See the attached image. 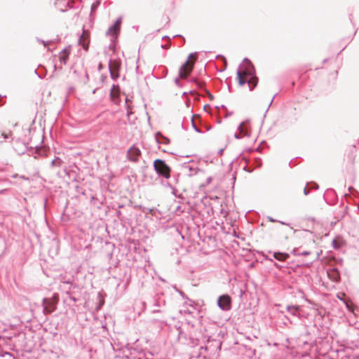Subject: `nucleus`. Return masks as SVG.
I'll use <instances>...</instances> for the list:
<instances>
[{"instance_id": "f257e3e1", "label": "nucleus", "mask_w": 359, "mask_h": 359, "mask_svg": "<svg viewBox=\"0 0 359 359\" xmlns=\"http://www.w3.org/2000/svg\"><path fill=\"white\" fill-rule=\"evenodd\" d=\"M245 67L241 71V65H239L236 76L239 86H243L246 83H248L250 90L252 91L258 83V77L256 76V71L253 64L247 57L243 61Z\"/></svg>"}, {"instance_id": "f03ea898", "label": "nucleus", "mask_w": 359, "mask_h": 359, "mask_svg": "<svg viewBox=\"0 0 359 359\" xmlns=\"http://www.w3.org/2000/svg\"><path fill=\"white\" fill-rule=\"evenodd\" d=\"M153 166L156 174L165 179H169L171 177V168L165 163L164 160L157 158L154 160Z\"/></svg>"}, {"instance_id": "7ed1b4c3", "label": "nucleus", "mask_w": 359, "mask_h": 359, "mask_svg": "<svg viewBox=\"0 0 359 359\" xmlns=\"http://www.w3.org/2000/svg\"><path fill=\"white\" fill-rule=\"evenodd\" d=\"M197 55V52L190 53L186 62L180 67L179 69V76L182 78V79H188L189 74L191 73L194 68L193 65H189V62L194 57H196Z\"/></svg>"}, {"instance_id": "20e7f679", "label": "nucleus", "mask_w": 359, "mask_h": 359, "mask_svg": "<svg viewBox=\"0 0 359 359\" xmlns=\"http://www.w3.org/2000/svg\"><path fill=\"white\" fill-rule=\"evenodd\" d=\"M217 304L221 310L224 311H229L231 309L232 305L231 296L228 294H224L219 296Z\"/></svg>"}, {"instance_id": "39448f33", "label": "nucleus", "mask_w": 359, "mask_h": 359, "mask_svg": "<svg viewBox=\"0 0 359 359\" xmlns=\"http://www.w3.org/2000/svg\"><path fill=\"white\" fill-rule=\"evenodd\" d=\"M121 22H122L121 17L118 18L116 20V21L114 22V24L111 25L109 27V29H107V31L106 32V34L110 35V36H113L114 38H117L119 34V32H120Z\"/></svg>"}, {"instance_id": "423d86ee", "label": "nucleus", "mask_w": 359, "mask_h": 359, "mask_svg": "<svg viewBox=\"0 0 359 359\" xmlns=\"http://www.w3.org/2000/svg\"><path fill=\"white\" fill-rule=\"evenodd\" d=\"M141 154L142 153L140 149L137 147L135 144H133L127 151L126 156L128 161L137 163L139 161V158L141 156Z\"/></svg>"}, {"instance_id": "0eeeda50", "label": "nucleus", "mask_w": 359, "mask_h": 359, "mask_svg": "<svg viewBox=\"0 0 359 359\" xmlns=\"http://www.w3.org/2000/svg\"><path fill=\"white\" fill-rule=\"evenodd\" d=\"M323 198L327 204L333 205L337 201V195L334 189H327L323 194Z\"/></svg>"}, {"instance_id": "6e6552de", "label": "nucleus", "mask_w": 359, "mask_h": 359, "mask_svg": "<svg viewBox=\"0 0 359 359\" xmlns=\"http://www.w3.org/2000/svg\"><path fill=\"white\" fill-rule=\"evenodd\" d=\"M54 5L61 12L67 11V7L74 8L70 0H55Z\"/></svg>"}, {"instance_id": "1a4fd4ad", "label": "nucleus", "mask_w": 359, "mask_h": 359, "mask_svg": "<svg viewBox=\"0 0 359 359\" xmlns=\"http://www.w3.org/2000/svg\"><path fill=\"white\" fill-rule=\"evenodd\" d=\"M70 46L64 48L59 52L58 59L61 64L65 65L69 59Z\"/></svg>"}, {"instance_id": "9d476101", "label": "nucleus", "mask_w": 359, "mask_h": 359, "mask_svg": "<svg viewBox=\"0 0 359 359\" xmlns=\"http://www.w3.org/2000/svg\"><path fill=\"white\" fill-rule=\"evenodd\" d=\"M50 248L48 250V255L50 257H53L54 255L57 254L59 250V241L53 238L50 240Z\"/></svg>"}, {"instance_id": "9b49d317", "label": "nucleus", "mask_w": 359, "mask_h": 359, "mask_svg": "<svg viewBox=\"0 0 359 359\" xmlns=\"http://www.w3.org/2000/svg\"><path fill=\"white\" fill-rule=\"evenodd\" d=\"M115 89H117L118 91L121 90L120 87L118 84L117 85L113 84V86L111 88V90H110L109 97H110L111 100L114 104L119 105L120 102H121V98H120L119 95H116V93H114Z\"/></svg>"}, {"instance_id": "f8f14e48", "label": "nucleus", "mask_w": 359, "mask_h": 359, "mask_svg": "<svg viewBox=\"0 0 359 359\" xmlns=\"http://www.w3.org/2000/svg\"><path fill=\"white\" fill-rule=\"evenodd\" d=\"M237 129L240 132V133H236L234 134V137L236 139L240 140L244 135L248 136L250 135L248 129L244 126V122L241 123L238 125Z\"/></svg>"}, {"instance_id": "ddd939ff", "label": "nucleus", "mask_w": 359, "mask_h": 359, "mask_svg": "<svg viewBox=\"0 0 359 359\" xmlns=\"http://www.w3.org/2000/svg\"><path fill=\"white\" fill-rule=\"evenodd\" d=\"M155 139L158 144H168L170 139L164 136L160 131L155 134Z\"/></svg>"}, {"instance_id": "4468645a", "label": "nucleus", "mask_w": 359, "mask_h": 359, "mask_svg": "<svg viewBox=\"0 0 359 359\" xmlns=\"http://www.w3.org/2000/svg\"><path fill=\"white\" fill-rule=\"evenodd\" d=\"M327 274L329 278L334 282L340 280V272L337 268H332Z\"/></svg>"}, {"instance_id": "2eb2a0df", "label": "nucleus", "mask_w": 359, "mask_h": 359, "mask_svg": "<svg viewBox=\"0 0 359 359\" xmlns=\"http://www.w3.org/2000/svg\"><path fill=\"white\" fill-rule=\"evenodd\" d=\"M273 257L278 261L284 262L290 257V254L287 252H273Z\"/></svg>"}, {"instance_id": "dca6fc26", "label": "nucleus", "mask_w": 359, "mask_h": 359, "mask_svg": "<svg viewBox=\"0 0 359 359\" xmlns=\"http://www.w3.org/2000/svg\"><path fill=\"white\" fill-rule=\"evenodd\" d=\"M108 67L109 71L114 70L116 72H119L121 68V62L119 60H109Z\"/></svg>"}, {"instance_id": "f3484780", "label": "nucleus", "mask_w": 359, "mask_h": 359, "mask_svg": "<svg viewBox=\"0 0 359 359\" xmlns=\"http://www.w3.org/2000/svg\"><path fill=\"white\" fill-rule=\"evenodd\" d=\"M84 33V32H83ZM79 44L83 47V49L88 50L89 46V39L84 34L80 35L79 38Z\"/></svg>"}, {"instance_id": "a211bd4d", "label": "nucleus", "mask_w": 359, "mask_h": 359, "mask_svg": "<svg viewBox=\"0 0 359 359\" xmlns=\"http://www.w3.org/2000/svg\"><path fill=\"white\" fill-rule=\"evenodd\" d=\"M60 356V351H49L48 352L46 351V358H48V359H59Z\"/></svg>"}, {"instance_id": "6ab92c4d", "label": "nucleus", "mask_w": 359, "mask_h": 359, "mask_svg": "<svg viewBox=\"0 0 359 359\" xmlns=\"http://www.w3.org/2000/svg\"><path fill=\"white\" fill-rule=\"evenodd\" d=\"M62 161L59 157H55L50 160V168H57L61 165Z\"/></svg>"}, {"instance_id": "aec40b11", "label": "nucleus", "mask_w": 359, "mask_h": 359, "mask_svg": "<svg viewBox=\"0 0 359 359\" xmlns=\"http://www.w3.org/2000/svg\"><path fill=\"white\" fill-rule=\"evenodd\" d=\"M286 309L291 315L296 316L297 312L299 310V307L296 305H288Z\"/></svg>"}, {"instance_id": "412c9836", "label": "nucleus", "mask_w": 359, "mask_h": 359, "mask_svg": "<svg viewBox=\"0 0 359 359\" xmlns=\"http://www.w3.org/2000/svg\"><path fill=\"white\" fill-rule=\"evenodd\" d=\"M176 291L180 294V296L183 299H185L187 300V302H186L187 304H189V306H193V304H194V302L192 301L191 299H189L184 292H182L180 290H178L177 288H176Z\"/></svg>"}, {"instance_id": "4be33fe9", "label": "nucleus", "mask_w": 359, "mask_h": 359, "mask_svg": "<svg viewBox=\"0 0 359 359\" xmlns=\"http://www.w3.org/2000/svg\"><path fill=\"white\" fill-rule=\"evenodd\" d=\"M195 117H198V118H200L199 115L198 114H193L192 116H191V125H192V127L194 128V130L198 133H202V130L200 129V128H198L196 123H195V121H194V118Z\"/></svg>"}, {"instance_id": "5701e85b", "label": "nucleus", "mask_w": 359, "mask_h": 359, "mask_svg": "<svg viewBox=\"0 0 359 359\" xmlns=\"http://www.w3.org/2000/svg\"><path fill=\"white\" fill-rule=\"evenodd\" d=\"M189 81L191 82V83H194L196 84V87L198 88H204L205 83L198 80L196 78H191V79H190L189 80Z\"/></svg>"}, {"instance_id": "b1692460", "label": "nucleus", "mask_w": 359, "mask_h": 359, "mask_svg": "<svg viewBox=\"0 0 359 359\" xmlns=\"http://www.w3.org/2000/svg\"><path fill=\"white\" fill-rule=\"evenodd\" d=\"M165 301L164 299L158 297L157 299H154V306L161 307L163 306H165Z\"/></svg>"}, {"instance_id": "393cba45", "label": "nucleus", "mask_w": 359, "mask_h": 359, "mask_svg": "<svg viewBox=\"0 0 359 359\" xmlns=\"http://www.w3.org/2000/svg\"><path fill=\"white\" fill-rule=\"evenodd\" d=\"M216 58L217 59H219V58H221L222 60V62H223V65H222V69L221 71H224L226 67H227V60L226 59V57L224 56H223L222 55H217L216 56Z\"/></svg>"}, {"instance_id": "a878e982", "label": "nucleus", "mask_w": 359, "mask_h": 359, "mask_svg": "<svg viewBox=\"0 0 359 359\" xmlns=\"http://www.w3.org/2000/svg\"><path fill=\"white\" fill-rule=\"evenodd\" d=\"M100 1H95V2H93L91 5V7H90V15H92V13L95 11L97 8L100 6Z\"/></svg>"}, {"instance_id": "bb28decb", "label": "nucleus", "mask_w": 359, "mask_h": 359, "mask_svg": "<svg viewBox=\"0 0 359 359\" xmlns=\"http://www.w3.org/2000/svg\"><path fill=\"white\" fill-rule=\"evenodd\" d=\"M109 72H110L111 79L113 80H116L120 76L119 72H117V71L116 72L114 70H111V71H109Z\"/></svg>"}, {"instance_id": "cd10ccee", "label": "nucleus", "mask_w": 359, "mask_h": 359, "mask_svg": "<svg viewBox=\"0 0 359 359\" xmlns=\"http://www.w3.org/2000/svg\"><path fill=\"white\" fill-rule=\"evenodd\" d=\"M185 168H188L189 170L191 172V173L189 174V175H192L194 174H196L197 172L199 170V169L196 167V168H193V167H191L189 165H185Z\"/></svg>"}, {"instance_id": "c85d7f7f", "label": "nucleus", "mask_w": 359, "mask_h": 359, "mask_svg": "<svg viewBox=\"0 0 359 359\" xmlns=\"http://www.w3.org/2000/svg\"><path fill=\"white\" fill-rule=\"evenodd\" d=\"M49 303H50L49 299L48 297H46V314H48V313L52 312L55 309V307L54 306H53L52 308L50 309L48 307Z\"/></svg>"}, {"instance_id": "c756f323", "label": "nucleus", "mask_w": 359, "mask_h": 359, "mask_svg": "<svg viewBox=\"0 0 359 359\" xmlns=\"http://www.w3.org/2000/svg\"><path fill=\"white\" fill-rule=\"evenodd\" d=\"M126 115L128 117H130V116L133 114L131 107L129 104H126Z\"/></svg>"}, {"instance_id": "7c9ffc66", "label": "nucleus", "mask_w": 359, "mask_h": 359, "mask_svg": "<svg viewBox=\"0 0 359 359\" xmlns=\"http://www.w3.org/2000/svg\"><path fill=\"white\" fill-rule=\"evenodd\" d=\"M170 189H172V195H174L177 198H182L181 195H178L177 194L178 190L175 187H174L172 186Z\"/></svg>"}, {"instance_id": "2f4dec72", "label": "nucleus", "mask_w": 359, "mask_h": 359, "mask_svg": "<svg viewBox=\"0 0 359 359\" xmlns=\"http://www.w3.org/2000/svg\"><path fill=\"white\" fill-rule=\"evenodd\" d=\"M307 185H310L311 186V189H318L319 188V186L318 184H316V182H309L307 183Z\"/></svg>"}, {"instance_id": "473e14b6", "label": "nucleus", "mask_w": 359, "mask_h": 359, "mask_svg": "<svg viewBox=\"0 0 359 359\" xmlns=\"http://www.w3.org/2000/svg\"><path fill=\"white\" fill-rule=\"evenodd\" d=\"M205 95H207L210 100H212L214 99L213 95L210 93V92L208 89H204Z\"/></svg>"}, {"instance_id": "72a5a7b5", "label": "nucleus", "mask_w": 359, "mask_h": 359, "mask_svg": "<svg viewBox=\"0 0 359 359\" xmlns=\"http://www.w3.org/2000/svg\"><path fill=\"white\" fill-rule=\"evenodd\" d=\"M264 258H265V259H266V260H269V261H270V262H273V266H275L276 268H279V269H280V268H281V267H282V266H280V265H279L278 263H276V262H273V260L272 259H271V258H268L267 257H265Z\"/></svg>"}, {"instance_id": "f704fd0d", "label": "nucleus", "mask_w": 359, "mask_h": 359, "mask_svg": "<svg viewBox=\"0 0 359 359\" xmlns=\"http://www.w3.org/2000/svg\"><path fill=\"white\" fill-rule=\"evenodd\" d=\"M161 184L164 187L171 188L172 187L171 182H164L163 180L161 181Z\"/></svg>"}, {"instance_id": "c9c22d12", "label": "nucleus", "mask_w": 359, "mask_h": 359, "mask_svg": "<svg viewBox=\"0 0 359 359\" xmlns=\"http://www.w3.org/2000/svg\"><path fill=\"white\" fill-rule=\"evenodd\" d=\"M185 323L187 324L188 325H190L191 327H194L195 326L194 322L191 320L186 319Z\"/></svg>"}, {"instance_id": "e433bc0d", "label": "nucleus", "mask_w": 359, "mask_h": 359, "mask_svg": "<svg viewBox=\"0 0 359 359\" xmlns=\"http://www.w3.org/2000/svg\"><path fill=\"white\" fill-rule=\"evenodd\" d=\"M310 254H311L310 251L305 250L302 252H299V256H307Z\"/></svg>"}, {"instance_id": "4c0bfd02", "label": "nucleus", "mask_w": 359, "mask_h": 359, "mask_svg": "<svg viewBox=\"0 0 359 359\" xmlns=\"http://www.w3.org/2000/svg\"><path fill=\"white\" fill-rule=\"evenodd\" d=\"M180 79H182V78L178 75V77L175 78L174 81H175V83L177 86H178L181 87V84H180Z\"/></svg>"}, {"instance_id": "58836bf2", "label": "nucleus", "mask_w": 359, "mask_h": 359, "mask_svg": "<svg viewBox=\"0 0 359 359\" xmlns=\"http://www.w3.org/2000/svg\"><path fill=\"white\" fill-rule=\"evenodd\" d=\"M255 163L257 166L259 167L262 165V160L260 158H255Z\"/></svg>"}, {"instance_id": "ea45409f", "label": "nucleus", "mask_w": 359, "mask_h": 359, "mask_svg": "<svg viewBox=\"0 0 359 359\" xmlns=\"http://www.w3.org/2000/svg\"><path fill=\"white\" fill-rule=\"evenodd\" d=\"M52 43V41H46V49L47 50H51V47H50V45Z\"/></svg>"}, {"instance_id": "a19ab883", "label": "nucleus", "mask_w": 359, "mask_h": 359, "mask_svg": "<svg viewBox=\"0 0 359 359\" xmlns=\"http://www.w3.org/2000/svg\"><path fill=\"white\" fill-rule=\"evenodd\" d=\"M292 254L295 255V256H299V252H298V249L297 248H294L292 250Z\"/></svg>"}, {"instance_id": "79ce46f5", "label": "nucleus", "mask_w": 359, "mask_h": 359, "mask_svg": "<svg viewBox=\"0 0 359 359\" xmlns=\"http://www.w3.org/2000/svg\"><path fill=\"white\" fill-rule=\"evenodd\" d=\"M332 245L334 249H339L340 248V246L337 243L335 240H333Z\"/></svg>"}, {"instance_id": "37998d69", "label": "nucleus", "mask_w": 359, "mask_h": 359, "mask_svg": "<svg viewBox=\"0 0 359 359\" xmlns=\"http://www.w3.org/2000/svg\"><path fill=\"white\" fill-rule=\"evenodd\" d=\"M41 306H42L43 313H45V297L42 299Z\"/></svg>"}, {"instance_id": "c03bdc74", "label": "nucleus", "mask_w": 359, "mask_h": 359, "mask_svg": "<svg viewBox=\"0 0 359 359\" xmlns=\"http://www.w3.org/2000/svg\"><path fill=\"white\" fill-rule=\"evenodd\" d=\"M89 80V78H88V74L87 73V72H85V79L83 81V83H86L88 82V81Z\"/></svg>"}, {"instance_id": "a18cd8bd", "label": "nucleus", "mask_w": 359, "mask_h": 359, "mask_svg": "<svg viewBox=\"0 0 359 359\" xmlns=\"http://www.w3.org/2000/svg\"><path fill=\"white\" fill-rule=\"evenodd\" d=\"M308 186H309V185H307V184H306V187H304V194L305 196H307V195H309V189H308V188H307V187H308Z\"/></svg>"}, {"instance_id": "49530a36", "label": "nucleus", "mask_w": 359, "mask_h": 359, "mask_svg": "<svg viewBox=\"0 0 359 359\" xmlns=\"http://www.w3.org/2000/svg\"><path fill=\"white\" fill-rule=\"evenodd\" d=\"M179 176H180V175H179V174H177V175H173V177H173V180H174V182H175V183H177V182H178V180H179Z\"/></svg>"}, {"instance_id": "de8ad7c7", "label": "nucleus", "mask_w": 359, "mask_h": 359, "mask_svg": "<svg viewBox=\"0 0 359 359\" xmlns=\"http://www.w3.org/2000/svg\"><path fill=\"white\" fill-rule=\"evenodd\" d=\"M210 109V106L208 104H206L203 106V109L205 111H208V109Z\"/></svg>"}, {"instance_id": "09e8293b", "label": "nucleus", "mask_w": 359, "mask_h": 359, "mask_svg": "<svg viewBox=\"0 0 359 359\" xmlns=\"http://www.w3.org/2000/svg\"><path fill=\"white\" fill-rule=\"evenodd\" d=\"M267 219H269V221H270V222H278V220H277V219H273V218L272 217H271V216H268V217H267Z\"/></svg>"}, {"instance_id": "8fccbe9b", "label": "nucleus", "mask_w": 359, "mask_h": 359, "mask_svg": "<svg viewBox=\"0 0 359 359\" xmlns=\"http://www.w3.org/2000/svg\"><path fill=\"white\" fill-rule=\"evenodd\" d=\"M42 149H39L38 147H36L35 149V154H38L39 155H41V153L42 152Z\"/></svg>"}, {"instance_id": "3c124183", "label": "nucleus", "mask_w": 359, "mask_h": 359, "mask_svg": "<svg viewBox=\"0 0 359 359\" xmlns=\"http://www.w3.org/2000/svg\"><path fill=\"white\" fill-rule=\"evenodd\" d=\"M162 312H163V311H162V310H160V309H154V310L152 311V313H162Z\"/></svg>"}, {"instance_id": "603ef678", "label": "nucleus", "mask_w": 359, "mask_h": 359, "mask_svg": "<svg viewBox=\"0 0 359 359\" xmlns=\"http://www.w3.org/2000/svg\"><path fill=\"white\" fill-rule=\"evenodd\" d=\"M125 102H126V104H129L128 103L131 102L132 100L130 98H128V97H126L125 99Z\"/></svg>"}, {"instance_id": "864d4df0", "label": "nucleus", "mask_w": 359, "mask_h": 359, "mask_svg": "<svg viewBox=\"0 0 359 359\" xmlns=\"http://www.w3.org/2000/svg\"><path fill=\"white\" fill-rule=\"evenodd\" d=\"M174 37H180L182 39V41H183V43H185V39L183 37V36L180 35V34H177L175 35Z\"/></svg>"}, {"instance_id": "5fc2aeb1", "label": "nucleus", "mask_w": 359, "mask_h": 359, "mask_svg": "<svg viewBox=\"0 0 359 359\" xmlns=\"http://www.w3.org/2000/svg\"><path fill=\"white\" fill-rule=\"evenodd\" d=\"M116 216H117L119 219H121V212L120 210H117V211H116Z\"/></svg>"}, {"instance_id": "6e6d98bb", "label": "nucleus", "mask_w": 359, "mask_h": 359, "mask_svg": "<svg viewBox=\"0 0 359 359\" xmlns=\"http://www.w3.org/2000/svg\"><path fill=\"white\" fill-rule=\"evenodd\" d=\"M278 222L280 223L283 225L290 226V223H287V222L278 221Z\"/></svg>"}, {"instance_id": "4d7b16f0", "label": "nucleus", "mask_w": 359, "mask_h": 359, "mask_svg": "<svg viewBox=\"0 0 359 359\" xmlns=\"http://www.w3.org/2000/svg\"><path fill=\"white\" fill-rule=\"evenodd\" d=\"M42 142L45 140V128H43Z\"/></svg>"}, {"instance_id": "13d9d810", "label": "nucleus", "mask_w": 359, "mask_h": 359, "mask_svg": "<svg viewBox=\"0 0 359 359\" xmlns=\"http://www.w3.org/2000/svg\"><path fill=\"white\" fill-rule=\"evenodd\" d=\"M189 94L194 95L196 94V91L194 90H189Z\"/></svg>"}, {"instance_id": "bf43d9fd", "label": "nucleus", "mask_w": 359, "mask_h": 359, "mask_svg": "<svg viewBox=\"0 0 359 359\" xmlns=\"http://www.w3.org/2000/svg\"><path fill=\"white\" fill-rule=\"evenodd\" d=\"M276 94H275V95H273V97H272V99H271V102H270L269 105H271V103L273 102V100L274 97H276ZM269 107H270V106H269V107H268V108H267V109H266V111H268V109H269Z\"/></svg>"}, {"instance_id": "052dcab7", "label": "nucleus", "mask_w": 359, "mask_h": 359, "mask_svg": "<svg viewBox=\"0 0 359 359\" xmlns=\"http://www.w3.org/2000/svg\"><path fill=\"white\" fill-rule=\"evenodd\" d=\"M34 73H35L36 75H38L39 78L42 79L41 75H40V74H38V72H37V70H36V69H35V70H34Z\"/></svg>"}, {"instance_id": "680f3d73", "label": "nucleus", "mask_w": 359, "mask_h": 359, "mask_svg": "<svg viewBox=\"0 0 359 359\" xmlns=\"http://www.w3.org/2000/svg\"><path fill=\"white\" fill-rule=\"evenodd\" d=\"M184 313H188V314H191V312L190 311H189V310H184Z\"/></svg>"}, {"instance_id": "e2e57ef3", "label": "nucleus", "mask_w": 359, "mask_h": 359, "mask_svg": "<svg viewBox=\"0 0 359 359\" xmlns=\"http://www.w3.org/2000/svg\"><path fill=\"white\" fill-rule=\"evenodd\" d=\"M161 48H168V46H167V45H161Z\"/></svg>"}, {"instance_id": "0e129e2a", "label": "nucleus", "mask_w": 359, "mask_h": 359, "mask_svg": "<svg viewBox=\"0 0 359 359\" xmlns=\"http://www.w3.org/2000/svg\"><path fill=\"white\" fill-rule=\"evenodd\" d=\"M67 284H72V280L70 279H69L68 280H67L65 282Z\"/></svg>"}, {"instance_id": "69168bd1", "label": "nucleus", "mask_w": 359, "mask_h": 359, "mask_svg": "<svg viewBox=\"0 0 359 359\" xmlns=\"http://www.w3.org/2000/svg\"><path fill=\"white\" fill-rule=\"evenodd\" d=\"M244 170L249 172H251L252 171V170H248L246 167L244 168Z\"/></svg>"}, {"instance_id": "338daca9", "label": "nucleus", "mask_w": 359, "mask_h": 359, "mask_svg": "<svg viewBox=\"0 0 359 359\" xmlns=\"http://www.w3.org/2000/svg\"><path fill=\"white\" fill-rule=\"evenodd\" d=\"M43 45L45 46V41L44 40H39Z\"/></svg>"}, {"instance_id": "774afa93", "label": "nucleus", "mask_w": 359, "mask_h": 359, "mask_svg": "<svg viewBox=\"0 0 359 359\" xmlns=\"http://www.w3.org/2000/svg\"><path fill=\"white\" fill-rule=\"evenodd\" d=\"M53 336H55L57 334V333L55 332H52L50 331V332Z\"/></svg>"}]
</instances>
